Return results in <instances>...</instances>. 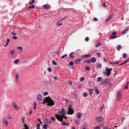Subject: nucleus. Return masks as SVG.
<instances>
[{
  "instance_id": "a19ab883",
  "label": "nucleus",
  "mask_w": 129,
  "mask_h": 129,
  "mask_svg": "<svg viewBox=\"0 0 129 129\" xmlns=\"http://www.w3.org/2000/svg\"><path fill=\"white\" fill-rule=\"evenodd\" d=\"M48 93L47 92H45L43 93V95H46L48 94Z\"/></svg>"
},
{
  "instance_id": "69168bd1",
  "label": "nucleus",
  "mask_w": 129,
  "mask_h": 129,
  "mask_svg": "<svg viewBox=\"0 0 129 129\" xmlns=\"http://www.w3.org/2000/svg\"><path fill=\"white\" fill-rule=\"evenodd\" d=\"M66 123L64 121H63L62 122V124L63 125H66Z\"/></svg>"
},
{
  "instance_id": "79ce46f5",
  "label": "nucleus",
  "mask_w": 129,
  "mask_h": 129,
  "mask_svg": "<svg viewBox=\"0 0 129 129\" xmlns=\"http://www.w3.org/2000/svg\"><path fill=\"white\" fill-rule=\"evenodd\" d=\"M51 120L53 121H55L56 120V119L55 117H51Z\"/></svg>"
},
{
  "instance_id": "09e8293b",
  "label": "nucleus",
  "mask_w": 129,
  "mask_h": 129,
  "mask_svg": "<svg viewBox=\"0 0 129 129\" xmlns=\"http://www.w3.org/2000/svg\"><path fill=\"white\" fill-rule=\"evenodd\" d=\"M48 71L49 72H51V68H48Z\"/></svg>"
},
{
  "instance_id": "8fccbe9b",
  "label": "nucleus",
  "mask_w": 129,
  "mask_h": 129,
  "mask_svg": "<svg viewBox=\"0 0 129 129\" xmlns=\"http://www.w3.org/2000/svg\"><path fill=\"white\" fill-rule=\"evenodd\" d=\"M85 79L83 77H82L80 78V80L81 81H82Z\"/></svg>"
},
{
  "instance_id": "6ab92c4d",
  "label": "nucleus",
  "mask_w": 129,
  "mask_h": 129,
  "mask_svg": "<svg viewBox=\"0 0 129 129\" xmlns=\"http://www.w3.org/2000/svg\"><path fill=\"white\" fill-rule=\"evenodd\" d=\"M82 115L80 113H77V116L78 119H79Z\"/></svg>"
},
{
  "instance_id": "bb28decb",
  "label": "nucleus",
  "mask_w": 129,
  "mask_h": 129,
  "mask_svg": "<svg viewBox=\"0 0 129 129\" xmlns=\"http://www.w3.org/2000/svg\"><path fill=\"white\" fill-rule=\"evenodd\" d=\"M10 53L12 55L15 53V51L13 50H11L10 52Z\"/></svg>"
},
{
  "instance_id": "20e7f679",
  "label": "nucleus",
  "mask_w": 129,
  "mask_h": 129,
  "mask_svg": "<svg viewBox=\"0 0 129 129\" xmlns=\"http://www.w3.org/2000/svg\"><path fill=\"white\" fill-rule=\"evenodd\" d=\"M117 98L118 101H120L122 98V94L121 92L120 91H118L117 93Z\"/></svg>"
},
{
  "instance_id": "aec40b11",
  "label": "nucleus",
  "mask_w": 129,
  "mask_h": 129,
  "mask_svg": "<svg viewBox=\"0 0 129 129\" xmlns=\"http://www.w3.org/2000/svg\"><path fill=\"white\" fill-rule=\"evenodd\" d=\"M128 30V29H126V30H124L122 32V34L123 35H124L125 34H126L127 33V31Z\"/></svg>"
},
{
  "instance_id": "6e6d98bb",
  "label": "nucleus",
  "mask_w": 129,
  "mask_h": 129,
  "mask_svg": "<svg viewBox=\"0 0 129 129\" xmlns=\"http://www.w3.org/2000/svg\"><path fill=\"white\" fill-rule=\"evenodd\" d=\"M21 119H22V122L24 123V117H22Z\"/></svg>"
},
{
  "instance_id": "bf43d9fd",
  "label": "nucleus",
  "mask_w": 129,
  "mask_h": 129,
  "mask_svg": "<svg viewBox=\"0 0 129 129\" xmlns=\"http://www.w3.org/2000/svg\"><path fill=\"white\" fill-rule=\"evenodd\" d=\"M93 20L94 21H98V20L96 18H94L93 19Z\"/></svg>"
},
{
  "instance_id": "13d9d810",
  "label": "nucleus",
  "mask_w": 129,
  "mask_h": 129,
  "mask_svg": "<svg viewBox=\"0 0 129 129\" xmlns=\"http://www.w3.org/2000/svg\"><path fill=\"white\" fill-rule=\"evenodd\" d=\"M86 69L88 71H89L90 69V68L88 66H87L86 68Z\"/></svg>"
},
{
  "instance_id": "5701e85b",
  "label": "nucleus",
  "mask_w": 129,
  "mask_h": 129,
  "mask_svg": "<svg viewBox=\"0 0 129 129\" xmlns=\"http://www.w3.org/2000/svg\"><path fill=\"white\" fill-rule=\"evenodd\" d=\"M119 63V61H117L116 62H110V63L112 65H114L115 64H118Z\"/></svg>"
},
{
  "instance_id": "412c9836",
  "label": "nucleus",
  "mask_w": 129,
  "mask_h": 129,
  "mask_svg": "<svg viewBox=\"0 0 129 129\" xmlns=\"http://www.w3.org/2000/svg\"><path fill=\"white\" fill-rule=\"evenodd\" d=\"M65 110L64 109H62L61 111H60L59 113L61 114H63Z\"/></svg>"
},
{
  "instance_id": "f257e3e1",
  "label": "nucleus",
  "mask_w": 129,
  "mask_h": 129,
  "mask_svg": "<svg viewBox=\"0 0 129 129\" xmlns=\"http://www.w3.org/2000/svg\"><path fill=\"white\" fill-rule=\"evenodd\" d=\"M43 103H48V105L52 106L54 105V103L53 100L51 99L50 96L46 97L43 100Z\"/></svg>"
},
{
  "instance_id": "4468645a",
  "label": "nucleus",
  "mask_w": 129,
  "mask_h": 129,
  "mask_svg": "<svg viewBox=\"0 0 129 129\" xmlns=\"http://www.w3.org/2000/svg\"><path fill=\"white\" fill-rule=\"evenodd\" d=\"M17 110H18L19 108L17 105L15 103H13L12 105Z\"/></svg>"
},
{
  "instance_id": "f3484780",
  "label": "nucleus",
  "mask_w": 129,
  "mask_h": 129,
  "mask_svg": "<svg viewBox=\"0 0 129 129\" xmlns=\"http://www.w3.org/2000/svg\"><path fill=\"white\" fill-rule=\"evenodd\" d=\"M3 123L6 125V126H7L8 125V121L6 120H4L3 121Z\"/></svg>"
},
{
  "instance_id": "4c0bfd02",
  "label": "nucleus",
  "mask_w": 129,
  "mask_h": 129,
  "mask_svg": "<svg viewBox=\"0 0 129 129\" xmlns=\"http://www.w3.org/2000/svg\"><path fill=\"white\" fill-rule=\"evenodd\" d=\"M52 63L54 65H57V64L55 62V60H53L52 61Z\"/></svg>"
},
{
  "instance_id": "864d4df0",
  "label": "nucleus",
  "mask_w": 129,
  "mask_h": 129,
  "mask_svg": "<svg viewBox=\"0 0 129 129\" xmlns=\"http://www.w3.org/2000/svg\"><path fill=\"white\" fill-rule=\"evenodd\" d=\"M53 79L55 81H56L58 80V77H53Z\"/></svg>"
},
{
  "instance_id": "dca6fc26",
  "label": "nucleus",
  "mask_w": 129,
  "mask_h": 129,
  "mask_svg": "<svg viewBox=\"0 0 129 129\" xmlns=\"http://www.w3.org/2000/svg\"><path fill=\"white\" fill-rule=\"evenodd\" d=\"M93 89H88V90L89 91V94L90 95H91L93 93Z\"/></svg>"
},
{
  "instance_id": "a18cd8bd",
  "label": "nucleus",
  "mask_w": 129,
  "mask_h": 129,
  "mask_svg": "<svg viewBox=\"0 0 129 129\" xmlns=\"http://www.w3.org/2000/svg\"><path fill=\"white\" fill-rule=\"evenodd\" d=\"M69 64L70 66L73 65L74 64V63L73 61H71L70 62Z\"/></svg>"
},
{
  "instance_id": "2eb2a0df",
  "label": "nucleus",
  "mask_w": 129,
  "mask_h": 129,
  "mask_svg": "<svg viewBox=\"0 0 129 129\" xmlns=\"http://www.w3.org/2000/svg\"><path fill=\"white\" fill-rule=\"evenodd\" d=\"M112 15H110L109 18L107 19L106 20V22H108L109 21H110L112 19Z\"/></svg>"
},
{
  "instance_id": "393cba45",
  "label": "nucleus",
  "mask_w": 129,
  "mask_h": 129,
  "mask_svg": "<svg viewBox=\"0 0 129 129\" xmlns=\"http://www.w3.org/2000/svg\"><path fill=\"white\" fill-rule=\"evenodd\" d=\"M96 61V59L94 57H92L91 59V61L93 62H95Z\"/></svg>"
},
{
  "instance_id": "a878e982",
  "label": "nucleus",
  "mask_w": 129,
  "mask_h": 129,
  "mask_svg": "<svg viewBox=\"0 0 129 129\" xmlns=\"http://www.w3.org/2000/svg\"><path fill=\"white\" fill-rule=\"evenodd\" d=\"M17 49L19 50L20 51H22L23 50V48L21 46L18 47L17 48Z\"/></svg>"
},
{
  "instance_id": "ddd939ff",
  "label": "nucleus",
  "mask_w": 129,
  "mask_h": 129,
  "mask_svg": "<svg viewBox=\"0 0 129 129\" xmlns=\"http://www.w3.org/2000/svg\"><path fill=\"white\" fill-rule=\"evenodd\" d=\"M43 7L46 9H49L50 8V6L49 5L46 4L44 5Z\"/></svg>"
},
{
  "instance_id": "e433bc0d",
  "label": "nucleus",
  "mask_w": 129,
  "mask_h": 129,
  "mask_svg": "<svg viewBox=\"0 0 129 129\" xmlns=\"http://www.w3.org/2000/svg\"><path fill=\"white\" fill-rule=\"evenodd\" d=\"M96 55L99 57H101V53L99 52H98L97 53Z\"/></svg>"
},
{
  "instance_id": "4d7b16f0",
  "label": "nucleus",
  "mask_w": 129,
  "mask_h": 129,
  "mask_svg": "<svg viewBox=\"0 0 129 129\" xmlns=\"http://www.w3.org/2000/svg\"><path fill=\"white\" fill-rule=\"evenodd\" d=\"M121 46L120 45H119L117 47V49L118 50H119V48H121Z\"/></svg>"
},
{
  "instance_id": "e2e57ef3",
  "label": "nucleus",
  "mask_w": 129,
  "mask_h": 129,
  "mask_svg": "<svg viewBox=\"0 0 129 129\" xmlns=\"http://www.w3.org/2000/svg\"><path fill=\"white\" fill-rule=\"evenodd\" d=\"M36 103L35 102H34V104L33 105L34 106H36Z\"/></svg>"
},
{
  "instance_id": "3c124183",
  "label": "nucleus",
  "mask_w": 129,
  "mask_h": 129,
  "mask_svg": "<svg viewBox=\"0 0 129 129\" xmlns=\"http://www.w3.org/2000/svg\"><path fill=\"white\" fill-rule=\"evenodd\" d=\"M46 123L48 124H50L51 123V121H48V120L46 121Z\"/></svg>"
},
{
  "instance_id": "0e129e2a",
  "label": "nucleus",
  "mask_w": 129,
  "mask_h": 129,
  "mask_svg": "<svg viewBox=\"0 0 129 129\" xmlns=\"http://www.w3.org/2000/svg\"><path fill=\"white\" fill-rule=\"evenodd\" d=\"M89 40V38L88 37H86L85 39V40L86 41H88Z\"/></svg>"
},
{
  "instance_id": "c9c22d12",
  "label": "nucleus",
  "mask_w": 129,
  "mask_h": 129,
  "mask_svg": "<svg viewBox=\"0 0 129 129\" xmlns=\"http://www.w3.org/2000/svg\"><path fill=\"white\" fill-rule=\"evenodd\" d=\"M24 126L25 128V129H29L28 128L26 124L24 123Z\"/></svg>"
},
{
  "instance_id": "473e14b6",
  "label": "nucleus",
  "mask_w": 129,
  "mask_h": 129,
  "mask_svg": "<svg viewBox=\"0 0 129 129\" xmlns=\"http://www.w3.org/2000/svg\"><path fill=\"white\" fill-rule=\"evenodd\" d=\"M127 55L126 53H124L123 55V57L124 58H125L127 57Z\"/></svg>"
},
{
  "instance_id": "7ed1b4c3",
  "label": "nucleus",
  "mask_w": 129,
  "mask_h": 129,
  "mask_svg": "<svg viewBox=\"0 0 129 129\" xmlns=\"http://www.w3.org/2000/svg\"><path fill=\"white\" fill-rule=\"evenodd\" d=\"M106 71L104 72V75L109 76L110 74V71L112 70V69L111 68L108 69L107 67H106Z\"/></svg>"
},
{
  "instance_id": "5fc2aeb1",
  "label": "nucleus",
  "mask_w": 129,
  "mask_h": 129,
  "mask_svg": "<svg viewBox=\"0 0 129 129\" xmlns=\"http://www.w3.org/2000/svg\"><path fill=\"white\" fill-rule=\"evenodd\" d=\"M126 63L127 62H128L129 61V59L128 58L125 60L124 61Z\"/></svg>"
},
{
  "instance_id": "49530a36",
  "label": "nucleus",
  "mask_w": 129,
  "mask_h": 129,
  "mask_svg": "<svg viewBox=\"0 0 129 129\" xmlns=\"http://www.w3.org/2000/svg\"><path fill=\"white\" fill-rule=\"evenodd\" d=\"M13 38L14 40H16L17 39V36H13L12 37Z\"/></svg>"
},
{
  "instance_id": "a211bd4d",
  "label": "nucleus",
  "mask_w": 129,
  "mask_h": 129,
  "mask_svg": "<svg viewBox=\"0 0 129 129\" xmlns=\"http://www.w3.org/2000/svg\"><path fill=\"white\" fill-rule=\"evenodd\" d=\"M90 56V54H88L83 55L82 56V57L83 58H86L87 57H88Z\"/></svg>"
},
{
  "instance_id": "c756f323",
  "label": "nucleus",
  "mask_w": 129,
  "mask_h": 129,
  "mask_svg": "<svg viewBox=\"0 0 129 129\" xmlns=\"http://www.w3.org/2000/svg\"><path fill=\"white\" fill-rule=\"evenodd\" d=\"M102 80V78L101 77H99L97 78V80L98 81H101Z\"/></svg>"
},
{
  "instance_id": "b1692460",
  "label": "nucleus",
  "mask_w": 129,
  "mask_h": 129,
  "mask_svg": "<svg viewBox=\"0 0 129 129\" xmlns=\"http://www.w3.org/2000/svg\"><path fill=\"white\" fill-rule=\"evenodd\" d=\"M101 127L99 125H98L95 127L93 129H101Z\"/></svg>"
},
{
  "instance_id": "de8ad7c7",
  "label": "nucleus",
  "mask_w": 129,
  "mask_h": 129,
  "mask_svg": "<svg viewBox=\"0 0 129 129\" xmlns=\"http://www.w3.org/2000/svg\"><path fill=\"white\" fill-rule=\"evenodd\" d=\"M32 1L29 4V5H31V4L33 3H34L35 2V1L34 0H32Z\"/></svg>"
},
{
  "instance_id": "603ef678",
  "label": "nucleus",
  "mask_w": 129,
  "mask_h": 129,
  "mask_svg": "<svg viewBox=\"0 0 129 129\" xmlns=\"http://www.w3.org/2000/svg\"><path fill=\"white\" fill-rule=\"evenodd\" d=\"M10 41V40L9 39H8L7 41L6 44H8Z\"/></svg>"
},
{
  "instance_id": "f03ea898",
  "label": "nucleus",
  "mask_w": 129,
  "mask_h": 129,
  "mask_svg": "<svg viewBox=\"0 0 129 129\" xmlns=\"http://www.w3.org/2000/svg\"><path fill=\"white\" fill-rule=\"evenodd\" d=\"M55 116L58 121H60L61 122H62L63 118L66 119H67V117L64 115H60L58 114H56L55 115Z\"/></svg>"
},
{
  "instance_id": "338daca9",
  "label": "nucleus",
  "mask_w": 129,
  "mask_h": 129,
  "mask_svg": "<svg viewBox=\"0 0 129 129\" xmlns=\"http://www.w3.org/2000/svg\"><path fill=\"white\" fill-rule=\"evenodd\" d=\"M103 6L104 7H106V4L105 3H103Z\"/></svg>"
},
{
  "instance_id": "f704fd0d",
  "label": "nucleus",
  "mask_w": 129,
  "mask_h": 129,
  "mask_svg": "<svg viewBox=\"0 0 129 129\" xmlns=\"http://www.w3.org/2000/svg\"><path fill=\"white\" fill-rule=\"evenodd\" d=\"M88 95V94L86 92H84L83 93V96L85 97H86Z\"/></svg>"
},
{
  "instance_id": "774afa93",
  "label": "nucleus",
  "mask_w": 129,
  "mask_h": 129,
  "mask_svg": "<svg viewBox=\"0 0 129 129\" xmlns=\"http://www.w3.org/2000/svg\"><path fill=\"white\" fill-rule=\"evenodd\" d=\"M128 85L125 86L124 88H125L126 89H127L128 88Z\"/></svg>"
},
{
  "instance_id": "cd10ccee",
  "label": "nucleus",
  "mask_w": 129,
  "mask_h": 129,
  "mask_svg": "<svg viewBox=\"0 0 129 129\" xmlns=\"http://www.w3.org/2000/svg\"><path fill=\"white\" fill-rule=\"evenodd\" d=\"M35 6L34 5H32L31 6H29L28 7V9H33L35 8Z\"/></svg>"
},
{
  "instance_id": "ea45409f",
  "label": "nucleus",
  "mask_w": 129,
  "mask_h": 129,
  "mask_svg": "<svg viewBox=\"0 0 129 129\" xmlns=\"http://www.w3.org/2000/svg\"><path fill=\"white\" fill-rule=\"evenodd\" d=\"M43 127L45 129H47V126L46 124H44L43 125Z\"/></svg>"
},
{
  "instance_id": "1a4fd4ad",
  "label": "nucleus",
  "mask_w": 129,
  "mask_h": 129,
  "mask_svg": "<svg viewBox=\"0 0 129 129\" xmlns=\"http://www.w3.org/2000/svg\"><path fill=\"white\" fill-rule=\"evenodd\" d=\"M37 99L39 101H41L42 100V95L39 94L37 96Z\"/></svg>"
},
{
  "instance_id": "2f4dec72",
  "label": "nucleus",
  "mask_w": 129,
  "mask_h": 129,
  "mask_svg": "<svg viewBox=\"0 0 129 129\" xmlns=\"http://www.w3.org/2000/svg\"><path fill=\"white\" fill-rule=\"evenodd\" d=\"M40 124H38L37 125V129H40Z\"/></svg>"
},
{
  "instance_id": "9b49d317",
  "label": "nucleus",
  "mask_w": 129,
  "mask_h": 129,
  "mask_svg": "<svg viewBox=\"0 0 129 129\" xmlns=\"http://www.w3.org/2000/svg\"><path fill=\"white\" fill-rule=\"evenodd\" d=\"M94 91L97 94H98L100 93V92L99 91L98 88L96 86L94 88Z\"/></svg>"
},
{
  "instance_id": "4be33fe9",
  "label": "nucleus",
  "mask_w": 129,
  "mask_h": 129,
  "mask_svg": "<svg viewBox=\"0 0 129 129\" xmlns=\"http://www.w3.org/2000/svg\"><path fill=\"white\" fill-rule=\"evenodd\" d=\"M74 53V52H72L69 55V56H70V57L71 58H74V57L73 55Z\"/></svg>"
},
{
  "instance_id": "7c9ffc66",
  "label": "nucleus",
  "mask_w": 129,
  "mask_h": 129,
  "mask_svg": "<svg viewBox=\"0 0 129 129\" xmlns=\"http://www.w3.org/2000/svg\"><path fill=\"white\" fill-rule=\"evenodd\" d=\"M101 44V43H97L96 45V47H98L99 46H100Z\"/></svg>"
},
{
  "instance_id": "c03bdc74",
  "label": "nucleus",
  "mask_w": 129,
  "mask_h": 129,
  "mask_svg": "<svg viewBox=\"0 0 129 129\" xmlns=\"http://www.w3.org/2000/svg\"><path fill=\"white\" fill-rule=\"evenodd\" d=\"M11 33V34L13 36H16V34L15 33L14 31L12 32Z\"/></svg>"
},
{
  "instance_id": "58836bf2",
  "label": "nucleus",
  "mask_w": 129,
  "mask_h": 129,
  "mask_svg": "<svg viewBox=\"0 0 129 129\" xmlns=\"http://www.w3.org/2000/svg\"><path fill=\"white\" fill-rule=\"evenodd\" d=\"M68 55L67 54H66L65 55L62 56L61 57V58L62 59H63L64 58L66 57Z\"/></svg>"
},
{
  "instance_id": "37998d69",
  "label": "nucleus",
  "mask_w": 129,
  "mask_h": 129,
  "mask_svg": "<svg viewBox=\"0 0 129 129\" xmlns=\"http://www.w3.org/2000/svg\"><path fill=\"white\" fill-rule=\"evenodd\" d=\"M103 60L104 62H107L106 59L104 57L103 58Z\"/></svg>"
},
{
  "instance_id": "f8f14e48",
  "label": "nucleus",
  "mask_w": 129,
  "mask_h": 129,
  "mask_svg": "<svg viewBox=\"0 0 129 129\" xmlns=\"http://www.w3.org/2000/svg\"><path fill=\"white\" fill-rule=\"evenodd\" d=\"M63 19H62L61 20L59 21L56 23V25L57 26H58L59 25H62V23H60V22Z\"/></svg>"
},
{
  "instance_id": "9d476101",
  "label": "nucleus",
  "mask_w": 129,
  "mask_h": 129,
  "mask_svg": "<svg viewBox=\"0 0 129 129\" xmlns=\"http://www.w3.org/2000/svg\"><path fill=\"white\" fill-rule=\"evenodd\" d=\"M82 60V59L78 58L74 62V63L76 64H78Z\"/></svg>"
},
{
  "instance_id": "72a5a7b5",
  "label": "nucleus",
  "mask_w": 129,
  "mask_h": 129,
  "mask_svg": "<svg viewBox=\"0 0 129 129\" xmlns=\"http://www.w3.org/2000/svg\"><path fill=\"white\" fill-rule=\"evenodd\" d=\"M102 127L103 129H109V127H107L106 126H102Z\"/></svg>"
},
{
  "instance_id": "680f3d73",
  "label": "nucleus",
  "mask_w": 129,
  "mask_h": 129,
  "mask_svg": "<svg viewBox=\"0 0 129 129\" xmlns=\"http://www.w3.org/2000/svg\"><path fill=\"white\" fill-rule=\"evenodd\" d=\"M86 61L87 63H89L90 62V60H87Z\"/></svg>"
},
{
  "instance_id": "423d86ee",
  "label": "nucleus",
  "mask_w": 129,
  "mask_h": 129,
  "mask_svg": "<svg viewBox=\"0 0 129 129\" xmlns=\"http://www.w3.org/2000/svg\"><path fill=\"white\" fill-rule=\"evenodd\" d=\"M108 80V79L107 78H105L103 79L101 81V84L102 85L106 84L107 83V80Z\"/></svg>"
},
{
  "instance_id": "6e6552de",
  "label": "nucleus",
  "mask_w": 129,
  "mask_h": 129,
  "mask_svg": "<svg viewBox=\"0 0 129 129\" xmlns=\"http://www.w3.org/2000/svg\"><path fill=\"white\" fill-rule=\"evenodd\" d=\"M116 34V33L115 31L113 32L112 33V35H113L110 37L112 39H114L118 37L117 36H115Z\"/></svg>"
},
{
  "instance_id": "c85d7f7f",
  "label": "nucleus",
  "mask_w": 129,
  "mask_h": 129,
  "mask_svg": "<svg viewBox=\"0 0 129 129\" xmlns=\"http://www.w3.org/2000/svg\"><path fill=\"white\" fill-rule=\"evenodd\" d=\"M96 66L97 67L99 68L102 66L101 64L100 63H98L97 65Z\"/></svg>"
},
{
  "instance_id": "0eeeda50",
  "label": "nucleus",
  "mask_w": 129,
  "mask_h": 129,
  "mask_svg": "<svg viewBox=\"0 0 129 129\" xmlns=\"http://www.w3.org/2000/svg\"><path fill=\"white\" fill-rule=\"evenodd\" d=\"M96 120L98 122H101L103 121L104 118L101 117H99L96 118Z\"/></svg>"
},
{
  "instance_id": "39448f33",
  "label": "nucleus",
  "mask_w": 129,
  "mask_h": 129,
  "mask_svg": "<svg viewBox=\"0 0 129 129\" xmlns=\"http://www.w3.org/2000/svg\"><path fill=\"white\" fill-rule=\"evenodd\" d=\"M69 112L68 113V114H70V115H72L74 114V112L72 109H71L70 107L68 108Z\"/></svg>"
},
{
  "instance_id": "052dcab7",
  "label": "nucleus",
  "mask_w": 129,
  "mask_h": 129,
  "mask_svg": "<svg viewBox=\"0 0 129 129\" xmlns=\"http://www.w3.org/2000/svg\"><path fill=\"white\" fill-rule=\"evenodd\" d=\"M19 61V59H17V60L14 61V62L15 63H18V61Z\"/></svg>"
}]
</instances>
